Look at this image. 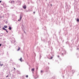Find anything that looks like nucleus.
<instances>
[{
    "mask_svg": "<svg viewBox=\"0 0 79 79\" xmlns=\"http://www.w3.org/2000/svg\"><path fill=\"white\" fill-rule=\"evenodd\" d=\"M46 29V28L45 26H44V27H43V29H44V30L45 31L44 33V35L46 36V37H49V35H48V33H47Z\"/></svg>",
    "mask_w": 79,
    "mask_h": 79,
    "instance_id": "1",
    "label": "nucleus"
},
{
    "mask_svg": "<svg viewBox=\"0 0 79 79\" xmlns=\"http://www.w3.org/2000/svg\"><path fill=\"white\" fill-rule=\"evenodd\" d=\"M66 50H64L62 51L61 52H60V53H63L64 54H66Z\"/></svg>",
    "mask_w": 79,
    "mask_h": 79,
    "instance_id": "2",
    "label": "nucleus"
},
{
    "mask_svg": "<svg viewBox=\"0 0 79 79\" xmlns=\"http://www.w3.org/2000/svg\"><path fill=\"white\" fill-rule=\"evenodd\" d=\"M65 8L66 9H68V10H69V9H70V6H69L68 7V6H65Z\"/></svg>",
    "mask_w": 79,
    "mask_h": 79,
    "instance_id": "3",
    "label": "nucleus"
},
{
    "mask_svg": "<svg viewBox=\"0 0 79 79\" xmlns=\"http://www.w3.org/2000/svg\"><path fill=\"white\" fill-rule=\"evenodd\" d=\"M48 69H49V67H48V66L46 67L45 69L46 72H47V71H48Z\"/></svg>",
    "mask_w": 79,
    "mask_h": 79,
    "instance_id": "4",
    "label": "nucleus"
},
{
    "mask_svg": "<svg viewBox=\"0 0 79 79\" xmlns=\"http://www.w3.org/2000/svg\"><path fill=\"white\" fill-rule=\"evenodd\" d=\"M23 8H24V10H26V8H27V7L26 6V5H24V6H23Z\"/></svg>",
    "mask_w": 79,
    "mask_h": 79,
    "instance_id": "5",
    "label": "nucleus"
},
{
    "mask_svg": "<svg viewBox=\"0 0 79 79\" xmlns=\"http://www.w3.org/2000/svg\"><path fill=\"white\" fill-rule=\"evenodd\" d=\"M71 73H72V74H73L74 73H75V70H73L71 71Z\"/></svg>",
    "mask_w": 79,
    "mask_h": 79,
    "instance_id": "6",
    "label": "nucleus"
},
{
    "mask_svg": "<svg viewBox=\"0 0 79 79\" xmlns=\"http://www.w3.org/2000/svg\"><path fill=\"white\" fill-rule=\"evenodd\" d=\"M20 61L21 62H23L24 61V60L22 59V58L21 57L20 58Z\"/></svg>",
    "mask_w": 79,
    "mask_h": 79,
    "instance_id": "7",
    "label": "nucleus"
},
{
    "mask_svg": "<svg viewBox=\"0 0 79 79\" xmlns=\"http://www.w3.org/2000/svg\"><path fill=\"white\" fill-rule=\"evenodd\" d=\"M64 54L63 53H61V52H60V55H61V56H64Z\"/></svg>",
    "mask_w": 79,
    "mask_h": 79,
    "instance_id": "8",
    "label": "nucleus"
},
{
    "mask_svg": "<svg viewBox=\"0 0 79 79\" xmlns=\"http://www.w3.org/2000/svg\"><path fill=\"white\" fill-rule=\"evenodd\" d=\"M21 38L22 39H24V36H23V34H22Z\"/></svg>",
    "mask_w": 79,
    "mask_h": 79,
    "instance_id": "9",
    "label": "nucleus"
},
{
    "mask_svg": "<svg viewBox=\"0 0 79 79\" xmlns=\"http://www.w3.org/2000/svg\"><path fill=\"white\" fill-rule=\"evenodd\" d=\"M23 12H21V14H20V15L21 16H23Z\"/></svg>",
    "mask_w": 79,
    "mask_h": 79,
    "instance_id": "10",
    "label": "nucleus"
},
{
    "mask_svg": "<svg viewBox=\"0 0 79 79\" xmlns=\"http://www.w3.org/2000/svg\"><path fill=\"white\" fill-rule=\"evenodd\" d=\"M76 55H78L77 56V57H79V54H78V53H76Z\"/></svg>",
    "mask_w": 79,
    "mask_h": 79,
    "instance_id": "11",
    "label": "nucleus"
},
{
    "mask_svg": "<svg viewBox=\"0 0 79 79\" xmlns=\"http://www.w3.org/2000/svg\"><path fill=\"white\" fill-rule=\"evenodd\" d=\"M22 18H23V16H20V21L21 20V19H22Z\"/></svg>",
    "mask_w": 79,
    "mask_h": 79,
    "instance_id": "12",
    "label": "nucleus"
},
{
    "mask_svg": "<svg viewBox=\"0 0 79 79\" xmlns=\"http://www.w3.org/2000/svg\"><path fill=\"white\" fill-rule=\"evenodd\" d=\"M34 68H33L31 69V71H34Z\"/></svg>",
    "mask_w": 79,
    "mask_h": 79,
    "instance_id": "13",
    "label": "nucleus"
},
{
    "mask_svg": "<svg viewBox=\"0 0 79 79\" xmlns=\"http://www.w3.org/2000/svg\"><path fill=\"white\" fill-rule=\"evenodd\" d=\"M77 22H79V19H77Z\"/></svg>",
    "mask_w": 79,
    "mask_h": 79,
    "instance_id": "14",
    "label": "nucleus"
},
{
    "mask_svg": "<svg viewBox=\"0 0 79 79\" xmlns=\"http://www.w3.org/2000/svg\"><path fill=\"white\" fill-rule=\"evenodd\" d=\"M66 76H67V77H69V75H68V74H66Z\"/></svg>",
    "mask_w": 79,
    "mask_h": 79,
    "instance_id": "15",
    "label": "nucleus"
},
{
    "mask_svg": "<svg viewBox=\"0 0 79 79\" xmlns=\"http://www.w3.org/2000/svg\"><path fill=\"white\" fill-rule=\"evenodd\" d=\"M65 6H68V3H67V2H65Z\"/></svg>",
    "mask_w": 79,
    "mask_h": 79,
    "instance_id": "16",
    "label": "nucleus"
},
{
    "mask_svg": "<svg viewBox=\"0 0 79 79\" xmlns=\"http://www.w3.org/2000/svg\"><path fill=\"white\" fill-rule=\"evenodd\" d=\"M39 56H40L39 58H40H40H41V57H42V56H41V55H40Z\"/></svg>",
    "mask_w": 79,
    "mask_h": 79,
    "instance_id": "17",
    "label": "nucleus"
},
{
    "mask_svg": "<svg viewBox=\"0 0 79 79\" xmlns=\"http://www.w3.org/2000/svg\"><path fill=\"white\" fill-rule=\"evenodd\" d=\"M9 30H11V27H9Z\"/></svg>",
    "mask_w": 79,
    "mask_h": 79,
    "instance_id": "18",
    "label": "nucleus"
},
{
    "mask_svg": "<svg viewBox=\"0 0 79 79\" xmlns=\"http://www.w3.org/2000/svg\"><path fill=\"white\" fill-rule=\"evenodd\" d=\"M4 27L5 28H7V26H4Z\"/></svg>",
    "mask_w": 79,
    "mask_h": 79,
    "instance_id": "19",
    "label": "nucleus"
},
{
    "mask_svg": "<svg viewBox=\"0 0 79 79\" xmlns=\"http://www.w3.org/2000/svg\"><path fill=\"white\" fill-rule=\"evenodd\" d=\"M69 67L70 68V69H71V66H69Z\"/></svg>",
    "mask_w": 79,
    "mask_h": 79,
    "instance_id": "20",
    "label": "nucleus"
},
{
    "mask_svg": "<svg viewBox=\"0 0 79 79\" xmlns=\"http://www.w3.org/2000/svg\"><path fill=\"white\" fill-rule=\"evenodd\" d=\"M26 77H27H27H28V75H27L26 76Z\"/></svg>",
    "mask_w": 79,
    "mask_h": 79,
    "instance_id": "21",
    "label": "nucleus"
},
{
    "mask_svg": "<svg viewBox=\"0 0 79 79\" xmlns=\"http://www.w3.org/2000/svg\"><path fill=\"white\" fill-rule=\"evenodd\" d=\"M43 73V71L41 70V73Z\"/></svg>",
    "mask_w": 79,
    "mask_h": 79,
    "instance_id": "22",
    "label": "nucleus"
},
{
    "mask_svg": "<svg viewBox=\"0 0 79 79\" xmlns=\"http://www.w3.org/2000/svg\"><path fill=\"white\" fill-rule=\"evenodd\" d=\"M23 27H24V26L23 25V26L22 27V28L23 29Z\"/></svg>",
    "mask_w": 79,
    "mask_h": 79,
    "instance_id": "23",
    "label": "nucleus"
},
{
    "mask_svg": "<svg viewBox=\"0 0 79 79\" xmlns=\"http://www.w3.org/2000/svg\"><path fill=\"white\" fill-rule=\"evenodd\" d=\"M5 29V28L3 27L2 28V29H3V30H4Z\"/></svg>",
    "mask_w": 79,
    "mask_h": 79,
    "instance_id": "24",
    "label": "nucleus"
},
{
    "mask_svg": "<svg viewBox=\"0 0 79 79\" xmlns=\"http://www.w3.org/2000/svg\"><path fill=\"white\" fill-rule=\"evenodd\" d=\"M61 32V30H60V31L59 32V34H60Z\"/></svg>",
    "mask_w": 79,
    "mask_h": 79,
    "instance_id": "25",
    "label": "nucleus"
},
{
    "mask_svg": "<svg viewBox=\"0 0 79 79\" xmlns=\"http://www.w3.org/2000/svg\"><path fill=\"white\" fill-rule=\"evenodd\" d=\"M52 58H53V57H51L50 58V59H52Z\"/></svg>",
    "mask_w": 79,
    "mask_h": 79,
    "instance_id": "26",
    "label": "nucleus"
},
{
    "mask_svg": "<svg viewBox=\"0 0 79 79\" xmlns=\"http://www.w3.org/2000/svg\"><path fill=\"white\" fill-rule=\"evenodd\" d=\"M45 40H44V39L43 40V42H45Z\"/></svg>",
    "mask_w": 79,
    "mask_h": 79,
    "instance_id": "27",
    "label": "nucleus"
},
{
    "mask_svg": "<svg viewBox=\"0 0 79 79\" xmlns=\"http://www.w3.org/2000/svg\"><path fill=\"white\" fill-rule=\"evenodd\" d=\"M69 43V42H68V41L67 42H66V44H68V43Z\"/></svg>",
    "mask_w": 79,
    "mask_h": 79,
    "instance_id": "28",
    "label": "nucleus"
},
{
    "mask_svg": "<svg viewBox=\"0 0 79 79\" xmlns=\"http://www.w3.org/2000/svg\"><path fill=\"white\" fill-rule=\"evenodd\" d=\"M57 57H58V58H60V56H58Z\"/></svg>",
    "mask_w": 79,
    "mask_h": 79,
    "instance_id": "29",
    "label": "nucleus"
},
{
    "mask_svg": "<svg viewBox=\"0 0 79 79\" xmlns=\"http://www.w3.org/2000/svg\"><path fill=\"white\" fill-rule=\"evenodd\" d=\"M20 10H23V9L22 8H20Z\"/></svg>",
    "mask_w": 79,
    "mask_h": 79,
    "instance_id": "30",
    "label": "nucleus"
},
{
    "mask_svg": "<svg viewBox=\"0 0 79 79\" xmlns=\"http://www.w3.org/2000/svg\"><path fill=\"white\" fill-rule=\"evenodd\" d=\"M35 12H33V14H35Z\"/></svg>",
    "mask_w": 79,
    "mask_h": 79,
    "instance_id": "31",
    "label": "nucleus"
},
{
    "mask_svg": "<svg viewBox=\"0 0 79 79\" xmlns=\"http://www.w3.org/2000/svg\"><path fill=\"white\" fill-rule=\"evenodd\" d=\"M24 33L25 34H26V32H25V31H24Z\"/></svg>",
    "mask_w": 79,
    "mask_h": 79,
    "instance_id": "32",
    "label": "nucleus"
},
{
    "mask_svg": "<svg viewBox=\"0 0 79 79\" xmlns=\"http://www.w3.org/2000/svg\"><path fill=\"white\" fill-rule=\"evenodd\" d=\"M0 65H1V66H3V64H1Z\"/></svg>",
    "mask_w": 79,
    "mask_h": 79,
    "instance_id": "33",
    "label": "nucleus"
},
{
    "mask_svg": "<svg viewBox=\"0 0 79 79\" xmlns=\"http://www.w3.org/2000/svg\"><path fill=\"white\" fill-rule=\"evenodd\" d=\"M1 45H2V44H0V47H1Z\"/></svg>",
    "mask_w": 79,
    "mask_h": 79,
    "instance_id": "34",
    "label": "nucleus"
},
{
    "mask_svg": "<svg viewBox=\"0 0 79 79\" xmlns=\"http://www.w3.org/2000/svg\"><path fill=\"white\" fill-rule=\"evenodd\" d=\"M6 31L7 32H8V31H7V30H6Z\"/></svg>",
    "mask_w": 79,
    "mask_h": 79,
    "instance_id": "35",
    "label": "nucleus"
},
{
    "mask_svg": "<svg viewBox=\"0 0 79 79\" xmlns=\"http://www.w3.org/2000/svg\"><path fill=\"white\" fill-rule=\"evenodd\" d=\"M52 6V4H51V5H50Z\"/></svg>",
    "mask_w": 79,
    "mask_h": 79,
    "instance_id": "36",
    "label": "nucleus"
},
{
    "mask_svg": "<svg viewBox=\"0 0 79 79\" xmlns=\"http://www.w3.org/2000/svg\"><path fill=\"white\" fill-rule=\"evenodd\" d=\"M4 30H5V31H6L7 30L5 29H4Z\"/></svg>",
    "mask_w": 79,
    "mask_h": 79,
    "instance_id": "37",
    "label": "nucleus"
},
{
    "mask_svg": "<svg viewBox=\"0 0 79 79\" xmlns=\"http://www.w3.org/2000/svg\"><path fill=\"white\" fill-rule=\"evenodd\" d=\"M19 50V49L18 50V51Z\"/></svg>",
    "mask_w": 79,
    "mask_h": 79,
    "instance_id": "38",
    "label": "nucleus"
},
{
    "mask_svg": "<svg viewBox=\"0 0 79 79\" xmlns=\"http://www.w3.org/2000/svg\"><path fill=\"white\" fill-rule=\"evenodd\" d=\"M46 41L47 42V39H46Z\"/></svg>",
    "mask_w": 79,
    "mask_h": 79,
    "instance_id": "39",
    "label": "nucleus"
},
{
    "mask_svg": "<svg viewBox=\"0 0 79 79\" xmlns=\"http://www.w3.org/2000/svg\"><path fill=\"white\" fill-rule=\"evenodd\" d=\"M2 2V1H0V3H1Z\"/></svg>",
    "mask_w": 79,
    "mask_h": 79,
    "instance_id": "40",
    "label": "nucleus"
},
{
    "mask_svg": "<svg viewBox=\"0 0 79 79\" xmlns=\"http://www.w3.org/2000/svg\"><path fill=\"white\" fill-rule=\"evenodd\" d=\"M78 40H77V42H78Z\"/></svg>",
    "mask_w": 79,
    "mask_h": 79,
    "instance_id": "41",
    "label": "nucleus"
},
{
    "mask_svg": "<svg viewBox=\"0 0 79 79\" xmlns=\"http://www.w3.org/2000/svg\"><path fill=\"white\" fill-rule=\"evenodd\" d=\"M63 78H64V76H63Z\"/></svg>",
    "mask_w": 79,
    "mask_h": 79,
    "instance_id": "42",
    "label": "nucleus"
},
{
    "mask_svg": "<svg viewBox=\"0 0 79 79\" xmlns=\"http://www.w3.org/2000/svg\"><path fill=\"white\" fill-rule=\"evenodd\" d=\"M77 50H79V48H77Z\"/></svg>",
    "mask_w": 79,
    "mask_h": 79,
    "instance_id": "43",
    "label": "nucleus"
},
{
    "mask_svg": "<svg viewBox=\"0 0 79 79\" xmlns=\"http://www.w3.org/2000/svg\"><path fill=\"white\" fill-rule=\"evenodd\" d=\"M40 51V49H39V51H38V52H39Z\"/></svg>",
    "mask_w": 79,
    "mask_h": 79,
    "instance_id": "44",
    "label": "nucleus"
},
{
    "mask_svg": "<svg viewBox=\"0 0 79 79\" xmlns=\"http://www.w3.org/2000/svg\"><path fill=\"white\" fill-rule=\"evenodd\" d=\"M50 64V63H48V64Z\"/></svg>",
    "mask_w": 79,
    "mask_h": 79,
    "instance_id": "45",
    "label": "nucleus"
},
{
    "mask_svg": "<svg viewBox=\"0 0 79 79\" xmlns=\"http://www.w3.org/2000/svg\"><path fill=\"white\" fill-rule=\"evenodd\" d=\"M65 35H66V34H65Z\"/></svg>",
    "mask_w": 79,
    "mask_h": 79,
    "instance_id": "46",
    "label": "nucleus"
},
{
    "mask_svg": "<svg viewBox=\"0 0 79 79\" xmlns=\"http://www.w3.org/2000/svg\"><path fill=\"white\" fill-rule=\"evenodd\" d=\"M14 69H15V68H14Z\"/></svg>",
    "mask_w": 79,
    "mask_h": 79,
    "instance_id": "47",
    "label": "nucleus"
},
{
    "mask_svg": "<svg viewBox=\"0 0 79 79\" xmlns=\"http://www.w3.org/2000/svg\"><path fill=\"white\" fill-rule=\"evenodd\" d=\"M71 76H73V75H71Z\"/></svg>",
    "mask_w": 79,
    "mask_h": 79,
    "instance_id": "48",
    "label": "nucleus"
},
{
    "mask_svg": "<svg viewBox=\"0 0 79 79\" xmlns=\"http://www.w3.org/2000/svg\"><path fill=\"white\" fill-rule=\"evenodd\" d=\"M18 21H19V20H18Z\"/></svg>",
    "mask_w": 79,
    "mask_h": 79,
    "instance_id": "49",
    "label": "nucleus"
},
{
    "mask_svg": "<svg viewBox=\"0 0 79 79\" xmlns=\"http://www.w3.org/2000/svg\"><path fill=\"white\" fill-rule=\"evenodd\" d=\"M41 40H42V39Z\"/></svg>",
    "mask_w": 79,
    "mask_h": 79,
    "instance_id": "50",
    "label": "nucleus"
}]
</instances>
